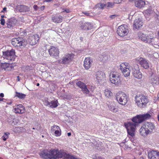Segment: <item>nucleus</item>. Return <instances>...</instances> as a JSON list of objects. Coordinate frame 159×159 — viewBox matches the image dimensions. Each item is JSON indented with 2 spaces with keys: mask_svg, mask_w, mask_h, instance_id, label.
Listing matches in <instances>:
<instances>
[{
  "mask_svg": "<svg viewBox=\"0 0 159 159\" xmlns=\"http://www.w3.org/2000/svg\"><path fill=\"white\" fill-rule=\"evenodd\" d=\"M151 117L150 114L148 113L142 115H137L132 119L133 122H129L125 125L127 129L128 133L131 136L134 135L135 128L138 124L141 123L145 120L149 119Z\"/></svg>",
  "mask_w": 159,
  "mask_h": 159,
  "instance_id": "nucleus-1",
  "label": "nucleus"
},
{
  "mask_svg": "<svg viewBox=\"0 0 159 159\" xmlns=\"http://www.w3.org/2000/svg\"><path fill=\"white\" fill-rule=\"evenodd\" d=\"M155 127L154 124L151 122H145L139 129L140 134L146 136L153 133L155 130Z\"/></svg>",
  "mask_w": 159,
  "mask_h": 159,
  "instance_id": "nucleus-2",
  "label": "nucleus"
},
{
  "mask_svg": "<svg viewBox=\"0 0 159 159\" xmlns=\"http://www.w3.org/2000/svg\"><path fill=\"white\" fill-rule=\"evenodd\" d=\"M59 151L58 150H45L40 153L41 157L45 159H58V155Z\"/></svg>",
  "mask_w": 159,
  "mask_h": 159,
  "instance_id": "nucleus-3",
  "label": "nucleus"
},
{
  "mask_svg": "<svg viewBox=\"0 0 159 159\" xmlns=\"http://www.w3.org/2000/svg\"><path fill=\"white\" fill-rule=\"evenodd\" d=\"M136 103L140 107H144L146 106L148 102V100L146 97L142 94L137 95L135 98Z\"/></svg>",
  "mask_w": 159,
  "mask_h": 159,
  "instance_id": "nucleus-4",
  "label": "nucleus"
},
{
  "mask_svg": "<svg viewBox=\"0 0 159 159\" xmlns=\"http://www.w3.org/2000/svg\"><path fill=\"white\" fill-rule=\"evenodd\" d=\"M16 57L15 50L11 49L10 50L3 52L2 57L4 59H6L8 62L13 61Z\"/></svg>",
  "mask_w": 159,
  "mask_h": 159,
  "instance_id": "nucleus-5",
  "label": "nucleus"
},
{
  "mask_svg": "<svg viewBox=\"0 0 159 159\" xmlns=\"http://www.w3.org/2000/svg\"><path fill=\"white\" fill-rule=\"evenodd\" d=\"M110 80L111 83L117 86L121 84L120 76L119 74L116 72L111 73L110 75Z\"/></svg>",
  "mask_w": 159,
  "mask_h": 159,
  "instance_id": "nucleus-6",
  "label": "nucleus"
},
{
  "mask_svg": "<svg viewBox=\"0 0 159 159\" xmlns=\"http://www.w3.org/2000/svg\"><path fill=\"white\" fill-rule=\"evenodd\" d=\"M139 38L146 43H150L153 41L154 38L152 35H148L139 32L138 34Z\"/></svg>",
  "mask_w": 159,
  "mask_h": 159,
  "instance_id": "nucleus-7",
  "label": "nucleus"
},
{
  "mask_svg": "<svg viewBox=\"0 0 159 159\" xmlns=\"http://www.w3.org/2000/svg\"><path fill=\"white\" fill-rule=\"evenodd\" d=\"M128 97L123 93H118L116 94V98L118 102L120 104L125 105L128 101Z\"/></svg>",
  "mask_w": 159,
  "mask_h": 159,
  "instance_id": "nucleus-8",
  "label": "nucleus"
},
{
  "mask_svg": "<svg viewBox=\"0 0 159 159\" xmlns=\"http://www.w3.org/2000/svg\"><path fill=\"white\" fill-rule=\"evenodd\" d=\"M128 32V27L125 25L119 26L117 29V33L120 37H124L126 35Z\"/></svg>",
  "mask_w": 159,
  "mask_h": 159,
  "instance_id": "nucleus-9",
  "label": "nucleus"
},
{
  "mask_svg": "<svg viewBox=\"0 0 159 159\" xmlns=\"http://www.w3.org/2000/svg\"><path fill=\"white\" fill-rule=\"evenodd\" d=\"M25 40L22 38H13L12 40L11 43L15 47L24 46L25 45Z\"/></svg>",
  "mask_w": 159,
  "mask_h": 159,
  "instance_id": "nucleus-10",
  "label": "nucleus"
},
{
  "mask_svg": "<svg viewBox=\"0 0 159 159\" xmlns=\"http://www.w3.org/2000/svg\"><path fill=\"white\" fill-rule=\"evenodd\" d=\"M57 156L58 159L61 158L66 159H75V156L70 155L61 150L59 151V154Z\"/></svg>",
  "mask_w": 159,
  "mask_h": 159,
  "instance_id": "nucleus-11",
  "label": "nucleus"
},
{
  "mask_svg": "<svg viewBox=\"0 0 159 159\" xmlns=\"http://www.w3.org/2000/svg\"><path fill=\"white\" fill-rule=\"evenodd\" d=\"M57 156L58 159L61 158L66 159H75V156L70 155L61 150L59 151V154Z\"/></svg>",
  "mask_w": 159,
  "mask_h": 159,
  "instance_id": "nucleus-12",
  "label": "nucleus"
},
{
  "mask_svg": "<svg viewBox=\"0 0 159 159\" xmlns=\"http://www.w3.org/2000/svg\"><path fill=\"white\" fill-rule=\"evenodd\" d=\"M48 52L50 56L57 58L59 54V51L58 48L54 46H51L48 50Z\"/></svg>",
  "mask_w": 159,
  "mask_h": 159,
  "instance_id": "nucleus-13",
  "label": "nucleus"
},
{
  "mask_svg": "<svg viewBox=\"0 0 159 159\" xmlns=\"http://www.w3.org/2000/svg\"><path fill=\"white\" fill-rule=\"evenodd\" d=\"M149 82L154 86L159 84V77L157 75L153 74L149 79Z\"/></svg>",
  "mask_w": 159,
  "mask_h": 159,
  "instance_id": "nucleus-14",
  "label": "nucleus"
},
{
  "mask_svg": "<svg viewBox=\"0 0 159 159\" xmlns=\"http://www.w3.org/2000/svg\"><path fill=\"white\" fill-rule=\"evenodd\" d=\"M39 39V35L35 34L30 36L29 38V42L30 45H34L36 44Z\"/></svg>",
  "mask_w": 159,
  "mask_h": 159,
  "instance_id": "nucleus-15",
  "label": "nucleus"
},
{
  "mask_svg": "<svg viewBox=\"0 0 159 159\" xmlns=\"http://www.w3.org/2000/svg\"><path fill=\"white\" fill-rule=\"evenodd\" d=\"M93 62V59L91 58L86 57L84 61V68L86 70L89 69L92 66Z\"/></svg>",
  "mask_w": 159,
  "mask_h": 159,
  "instance_id": "nucleus-16",
  "label": "nucleus"
},
{
  "mask_svg": "<svg viewBox=\"0 0 159 159\" xmlns=\"http://www.w3.org/2000/svg\"><path fill=\"white\" fill-rule=\"evenodd\" d=\"M142 18H139L135 20L134 23V27L136 29H140L143 26Z\"/></svg>",
  "mask_w": 159,
  "mask_h": 159,
  "instance_id": "nucleus-17",
  "label": "nucleus"
},
{
  "mask_svg": "<svg viewBox=\"0 0 159 159\" xmlns=\"http://www.w3.org/2000/svg\"><path fill=\"white\" fill-rule=\"evenodd\" d=\"M105 73L101 71H98L96 74V78L98 82L103 81L105 78Z\"/></svg>",
  "mask_w": 159,
  "mask_h": 159,
  "instance_id": "nucleus-18",
  "label": "nucleus"
},
{
  "mask_svg": "<svg viewBox=\"0 0 159 159\" xmlns=\"http://www.w3.org/2000/svg\"><path fill=\"white\" fill-rule=\"evenodd\" d=\"M124 64H120V69L125 77H128L130 75V70L129 67H124Z\"/></svg>",
  "mask_w": 159,
  "mask_h": 159,
  "instance_id": "nucleus-19",
  "label": "nucleus"
},
{
  "mask_svg": "<svg viewBox=\"0 0 159 159\" xmlns=\"http://www.w3.org/2000/svg\"><path fill=\"white\" fill-rule=\"evenodd\" d=\"M17 23V20L13 18H10L7 22V27L8 28H12Z\"/></svg>",
  "mask_w": 159,
  "mask_h": 159,
  "instance_id": "nucleus-20",
  "label": "nucleus"
},
{
  "mask_svg": "<svg viewBox=\"0 0 159 159\" xmlns=\"http://www.w3.org/2000/svg\"><path fill=\"white\" fill-rule=\"evenodd\" d=\"M13 111L16 113L22 114L25 111V110L22 104H19L17 105L16 107L14 108Z\"/></svg>",
  "mask_w": 159,
  "mask_h": 159,
  "instance_id": "nucleus-21",
  "label": "nucleus"
},
{
  "mask_svg": "<svg viewBox=\"0 0 159 159\" xmlns=\"http://www.w3.org/2000/svg\"><path fill=\"white\" fill-rule=\"evenodd\" d=\"M73 58V54H68L63 57L62 59L61 63L62 64H66L70 62Z\"/></svg>",
  "mask_w": 159,
  "mask_h": 159,
  "instance_id": "nucleus-22",
  "label": "nucleus"
},
{
  "mask_svg": "<svg viewBox=\"0 0 159 159\" xmlns=\"http://www.w3.org/2000/svg\"><path fill=\"white\" fill-rule=\"evenodd\" d=\"M148 155L150 159H159V152L152 151L148 153Z\"/></svg>",
  "mask_w": 159,
  "mask_h": 159,
  "instance_id": "nucleus-23",
  "label": "nucleus"
},
{
  "mask_svg": "<svg viewBox=\"0 0 159 159\" xmlns=\"http://www.w3.org/2000/svg\"><path fill=\"white\" fill-rule=\"evenodd\" d=\"M139 64L144 68L148 69L149 67V61L145 58H140Z\"/></svg>",
  "mask_w": 159,
  "mask_h": 159,
  "instance_id": "nucleus-24",
  "label": "nucleus"
},
{
  "mask_svg": "<svg viewBox=\"0 0 159 159\" xmlns=\"http://www.w3.org/2000/svg\"><path fill=\"white\" fill-rule=\"evenodd\" d=\"M80 27L82 29L88 30L91 29L93 27V26L91 23L86 22L82 23L80 24Z\"/></svg>",
  "mask_w": 159,
  "mask_h": 159,
  "instance_id": "nucleus-25",
  "label": "nucleus"
},
{
  "mask_svg": "<svg viewBox=\"0 0 159 159\" xmlns=\"http://www.w3.org/2000/svg\"><path fill=\"white\" fill-rule=\"evenodd\" d=\"M2 70L4 69L6 70H11L13 68L12 66L10 65L9 63L7 62L2 63Z\"/></svg>",
  "mask_w": 159,
  "mask_h": 159,
  "instance_id": "nucleus-26",
  "label": "nucleus"
},
{
  "mask_svg": "<svg viewBox=\"0 0 159 159\" xmlns=\"http://www.w3.org/2000/svg\"><path fill=\"white\" fill-rule=\"evenodd\" d=\"M63 17L61 16H52V20L54 23H59L62 21Z\"/></svg>",
  "mask_w": 159,
  "mask_h": 159,
  "instance_id": "nucleus-27",
  "label": "nucleus"
},
{
  "mask_svg": "<svg viewBox=\"0 0 159 159\" xmlns=\"http://www.w3.org/2000/svg\"><path fill=\"white\" fill-rule=\"evenodd\" d=\"M145 12L148 15L154 16L155 18L157 17L158 19V17H159V15L154 12L151 8H149L146 10Z\"/></svg>",
  "mask_w": 159,
  "mask_h": 159,
  "instance_id": "nucleus-28",
  "label": "nucleus"
},
{
  "mask_svg": "<svg viewBox=\"0 0 159 159\" xmlns=\"http://www.w3.org/2000/svg\"><path fill=\"white\" fill-rule=\"evenodd\" d=\"M145 4L144 1L142 0H139L135 2V6L138 8H141L143 7Z\"/></svg>",
  "mask_w": 159,
  "mask_h": 159,
  "instance_id": "nucleus-29",
  "label": "nucleus"
},
{
  "mask_svg": "<svg viewBox=\"0 0 159 159\" xmlns=\"http://www.w3.org/2000/svg\"><path fill=\"white\" fill-rule=\"evenodd\" d=\"M19 11L20 12H26L30 11V8L27 6L20 5L19 7Z\"/></svg>",
  "mask_w": 159,
  "mask_h": 159,
  "instance_id": "nucleus-30",
  "label": "nucleus"
},
{
  "mask_svg": "<svg viewBox=\"0 0 159 159\" xmlns=\"http://www.w3.org/2000/svg\"><path fill=\"white\" fill-rule=\"evenodd\" d=\"M133 74L134 76L136 78L140 79L142 78V75L139 70L133 72Z\"/></svg>",
  "mask_w": 159,
  "mask_h": 159,
  "instance_id": "nucleus-31",
  "label": "nucleus"
},
{
  "mask_svg": "<svg viewBox=\"0 0 159 159\" xmlns=\"http://www.w3.org/2000/svg\"><path fill=\"white\" fill-rule=\"evenodd\" d=\"M108 107L110 110L114 112H116L118 111V109L116 107L114 106L113 104H107Z\"/></svg>",
  "mask_w": 159,
  "mask_h": 159,
  "instance_id": "nucleus-32",
  "label": "nucleus"
},
{
  "mask_svg": "<svg viewBox=\"0 0 159 159\" xmlns=\"http://www.w3.org/2000/svg\"><path fill=\"white\" fill-rule=\"evenodd\" d=\"M83 93H84L86 96H90L91 95L90 91L87 89V86L86 85L85 87H84L81 89Z\"/></svg>",
  "mask_w": 159,
  "mask_h": 159,
  "instance_id": "nucleus-33",
  "label": "nucleus"
},
{
  "mask_svg": "<svg viewBox=\"0 0 159 159\" xmlns=\"http://www.w3.org/2000/svg\"><path fill=\"white\" fill-rule=\"evenodd\" d=\"M99 60L103 62H105L108 59V57L105 54L100 55Z\"/></svg>",
  "mask_w": 159,
  "mask_h": 159,
  "instance_id": "nucleus-34",
  "label": "nucleus"
},
{
  "mask_svg": "<svg viewBox=\"0 0 159 159\" xmlns=\"http://www.w3.org/2000/svg\"><path fill=\"white\" fill-rule=\"evenodd\" d=\"M58 101L57 100H53L51 102L50 104V107L51 108H56L58 106Z\"/></svg>",
  "mask_w": 159,
  "mask_h": 159,
  "instance_id": "nucleus-35",
  "label": "nucleus"
},
{
  "mask_svg": "<svg viewBox=\"0 0 159 159\" xmlns=\"http://www.w3.org/2000/svg\"><path fill=\"white\" fill-rule=\"evenodd\" d=\"M76 83L79 87L81 89L86 86L84 83L80 81H77Z\"/></svg>",
  "mask_w": 159,
  "mask_h": 159,
  "instance_id": "nucleus-36",
  "label": "nucleus"
},
{
  "mask_svg": "<svg viewBox=\"0 0 159 159\" xmlns=\"http://www.w3.org/2000/svg\"><path fill=\"white\" fill-rule=\"evenodd\" d=\"M16 96L20 99H23L25 98L26 95L20 93L16 92Z\"/></svg>",
  "mask_w": 159,
  "mask_h": 159,
  "instance_id": "nucleus-37",
  "label": "nucleus"
},
{
  "mask_svg": "<svg viewBox=\"0 0 159 159\" xmlns=\"http://www.w3.org/2000/svg\"><path fill=\"white\" fill-rule=\"evenodd\" d=\"M104 93L105 96L108 98L110 97L112 95V93L110 91L107 89L105 90Z\"/></svg>",
  "mask_w": 159,
  "mask_h": 159,
  "instance_id": "nucleus-38",
  "label": "nucleus"
},
{
  "mask_svg": "<svg viewBox=\"0 0 159 159\" xmlns=\"http://www.w3.org/2000/svg\"><path fill=\"white\" fill-rule=\"evenodd\" d=\"M133 72L136 71V70H139L138 65L137 64H135L132 66Z\"/></svg>",
  "mask_w": 159,
  "mask_h": 159,
  "instance_id": "nucleus-39",
  "label": "nucleus"
},
{
  "mask_svg": "<svg viewBox=\"0 0 159 159\" xmlns=\"http://www.w3.org/2000/svg\"><path fill=\"white\" fill-rule=\"evenodd\" d=\"M97 7L101 9H103L104 7H106V4L98 3L97 4Z\"/></svg>",
  "mask_w": 159,
  "mask_h": 159,
  "instance_id": "nucleus-40",
  "label": "nucleus"
},
{
  "mask_svg": "<svg viewBox=\"0 0 159 159\" xmlns=\"http://www.w3.org/2000/svg\"><path fill=\"white\" fill-rule=\"evenodd\" d=\"M61 130L60 127L58 126L54 125L51 127V130L53 132L54 130L55 131L56 130Z\"/></svg>",
  "mask_w": 159,
  "mask_h": 159,
  "instance_id": "nucleus-41",
  "label": "nucleus"
},
{
  "mask_svg": "<svg viewBox=\"0 0 159 159\" xmlns=\"http://www.w3.org/2000/svg\"><path fill=\"white\" fill-rule=\"evenodd\" d=\"M9 133H5L4 135L2 137V139L4 141H5L8 138V134H9Z\"/></svg>",
  "mask_w": 159,
  "mask_h": 159,
  "instance_id": "nucleus-42",
  "label": "nucleus"
},
{
  "mask_svg": "<svg viewBox=\"0 0 159 159\" xmlns=\"http://www.w3.org/2000/svg\"><path fill=\"white\" fill-rule=\"evenodd\" d=\"M114 3L108 2L107 4H106V7H112L114 5Z\"/></svg>",
  "mask_w": 159,
  "mask_h": 159,
  "instance_id": "nucleus-43",
  "label": "nucleus"
},
{
  "mask_svg": "<svg viewBox=\"0 0 159 159\" xmlns=\"http://www.w3.org/2000/svg\"><path fill=\"white\" fill-rule=\"evenodd\" d=\"M54 133L56 136H59L61 135V130H57L55 131Z\"/></svg>",
  "mask_w": 159,
  "mask_h": 159,
  "instance_id": "nucleus-44",
  "label": "nucleus"
},
{
  "mask_svg": "<svg viewBox=\"0 0 159 159\" xmlns=\"http://www.w3.org/2000/svg\"><path fill=\"white\" fill-rule=\"evenodd\" d=\"M44 104L45 105L47 106H48L49 107H50V104H51V102H49L47 101V100H46L44 101Z\"/></svg>",
  "mask_w": 159,
  "mask_h": 159,
  "instance_id": "nucleus-45",
  "label": "nucleus"
},
{
  "mask_svg": "<svg viewBox=\"0 0 159 159\" xmlns=\"http://www.w3.org/2000/svg\"><path fill=\"white\" fill-rule=\"evenodd\" d=\"M0 21H1V24L2 25H5V20L4 19L1 18L0 20Z\"/></svg>",
  "mask_w": 159,
  "mask_h": 159,
  "instance_id": "nucleus-46",
  "label": "nucleus"
},
{
  "mask_svg": "<svg viewBox=\"0 0 159 159\" xmlns=\"http://www.w3.org/2000/svg\"><path fill=\"white\" fill-rule=\"evenodd\" d=\"M33 8L35 11H37L39 8V7L36 5H34L33 6Z\"/></svg>",
  "mask_w": 159,
  "mask_h": 159,
  "instance_id": "nucleus-47",
  "label": "nucleus"
},
{
  "mask_svg": "<svg viewBox=\"0 0 159 159\" xmlns=\"http://www.w3.org/2000/svg\"><path fill=\"white\" fill-rule=\"evenodd\" d=\"M96 159H104L101 156H98V154H96Z\"/></svg>",
  "mask_w": 159,
  "mask_h": 159,
  "instance_id": "nucleus-48",
  "label": "nucleus"
},
{
  "mask_svg": "<svg viewBox=\"0 0 159 159\" xmlns=\"http://www.w3.org/2000/svg\"><path fill=\"white\" fill-rule=\"evenodd\" d=\"M66 12V13H68L70 12V11L69 9H65V10H64V11H62V12Z\"/></svg>",
  "mask_w": 159,
  "mask_h": 159,
  "instance_id": "nucleus-49",
  "label": "nucleus"
},
{
  "mask_svg": "<svg viewBox=\"0 0 159 159\" xmlns=\"http://www.w3.org/2000/svg\"><path fill=\"white\" fill-rule=\"evenodd\" d=\"M117 16L116 15H112L110 16V17L111 19H114Z\"/></svg>",
  "mask_w": 159,
  "mask_h": 159,
  "instance_id": "nucleus-50",
  "label": "nucleus"
},
{
  "mask_svg": "<svg viewBox=\"0 0 159 159\" xmlns=\"http://www.w3.org/2000/svg\"><path fill=\"white\" fill-rule=\"evenodd\" d=\"M121 64H124V67H128L129 64L127 63H122Z\"/></svg>",
  "mask_w": 159,
  "mask_h": 159,
  "instance_id": "nucleus-51",
  "label": "nucleus"
},
{
  "mask_svg": "<svg viewBox=\"0 0 159 159\" xmlns=\"http://www.w3.org/2000/svg\"><path fill=\"white\" fill-rule=\"evenodd\" d=\"M83 13H84L85 15L87 16H89V13L87 12H83Z\"/></svg>",
  "mask_w": 159,
  "mask_h": 159,
  "instance_id": "nucleus-52",
  "label": "nucleus"
},
{
  "mask_svg": "<svg viewBox=\"0 0 159 159\" xmlns=\"http://www.w3.org/2000/svg\"><path fill=\"white\" fill-rule=\"evenodd\" d=\"M7 8L6 7H4L3 9V10L1 11V12L3 13L4 11H6Z\"/></svg>",
  "mask_w": 159,
  "mask_h": 159,
  "instance_id": "nucleus-53",
  "label": "nucleus"
},
{
  "mask_svg": "<svg viewBox=\"0 0 159 159\" xmlns=\"http://www.w3.org/2000/svg\"><path fill=\"white\" fill-rule=\"evenodd\" d=\"M44 8H45L44 6H43L40 7V9L41 10H43L44 9Z\"/></svg>",
  "mask_w": 159,
  "mask_h": 159,
  "instance_id": "nucleus-54",
  "label": "nucleus"
},
{
  "mask_svg": "<svg viewBox=\"0 0 159 159\" xmlns=\"http://www.w3.org/2000/svg\"><path fill=\"white\" fill-rule=\"evenodd\" d=\"M96 154H96L95 155H93L92 156V158L93 159H96V157H97L96 156Z\"/></svg>",
  "mask_w": 159,
  "mask_h": 159,
  "instance_id": "nucleus-55",
  "label": "nucleus"
},
{
  "mask_svg": "<svg viewBox=\"0 0 159 159\" xmlns=\"http://www.w3.org/2000/svg\"><path fill=\"white\" fill-rule=\"evenodd\" d=\"M4 96L3 93H2L0 94V97H3Z\"/></svg>",
  "mask_w": 159,
  "mask_h": 159,
  "instance_id": "nucleus-56",
  "label": "nucleus"
},
{
  "mask_svg": "<svg viewBox=\"0 0 159 159\" xmlns=\"http://www.w3.org/2000/svg\"><path fill=\"white\" fill-rule=\"evenodd\" d=\"M52 0H45V2H49L51 1Z\"/></svg>",
  "mask_w": 159,
  "mask_h": 159,
  "instance_id": "nucleus-57",
  "label": "nucleus"
},
{
  "mask_svg": "<svg viewBox=\"0 0 159 159\" xmlns=\"http://www.w3.org/2000/svg\"><path fill=\"white\" fill-rule=\"evenodd\" d=\"M20 76H17V81H20Z\"/></svg>",
  "mask_w": 159,
  "mask_h": 159,
  "instance_id": "nucleus-58",
  "label": "nucleus"
},
{
  "mask_svg": "<svg viewBox=\"0 0 159 159\" xmlns=\"http://www.w3.org/2000/svg\"><path fill=\"white\" fill-rule=\"evenodd\" d=\"M115 159H121V158L120 157L118 156L115 158Z\"/></svg>",
  "mask_w": 159,
  "mask_h": 159,
  "instance_id": "nucleus-59",
  "label": "nucleus"
},
{
  "mask_svg": "<svg viewBox=\"0 0 159 159\" xmlns=\"http://www.w3.org/2000/svg\"><path fill=\"white\" fill-rule=\"evenodd\" d=\"M67 135L68 136H70L71 135V134L69 132V133H68Z\"/></svg>",
  "mask_w": 159,
  "mask_h": 159,
  "instance_id": "nucleus-60",
  "label": "nucleus"
},
{
  "mask_svg": "<svg viewBox=\"0 0 159 159\" xmlns=\"http://www.w3.org/2000/svg\"><path fill=\"white\" fill-rule=\"evenodd\" d=\"M3 99V98H2L0 97V101H2Z\"/></svg>",
  "mask_w": 159,
  "mask_h": 159,
  "instance_id": "nucleus-61",
  "label": "nucleus"
},
{
  "mask_svg": "<svg viewBox=\"0 0 159 159\" xmlns=\"http://www.w3.org/2000/svg\"><path fill=\"white\" fill-rule=\"evenodd\" d=\"M4 15H2L1 16V18H3L4 17Z\"/></svg>",
  "mask_w": 159,
  "mask_h": 159,
  "instance_id": "nucleus-62",
  "label": "nucleus"
},
{
  "mask_svg": "<svg viewBox=\"0 0 159 159\" xmlns=\"http://www.w3.org/2000/svg\"><path fill=\"white\" fill-rule=\"evenodd\" d=\"M39 83H38L37 84H36V85H37V86H39Z\"/></svg>",
  "mask_w": 159,
  "mask_h": 159,
  "instance_id": "nucleus-63",
  "label": "nucleus"
},
{
  "mask_svg": "<svg viewBox=\"0 0 159 159\" xmlns=\"http://www.w3.org/2000/svg\"><path fill=\"white\" fill-rule=\"evenodd\" d=\"M80 39L81 40H82L83 39V38L82 37H81Z\"/></svg>",
  "mask_w": 159,
  "mask_h": 159,
  "instance_id": "nucleus-64",
  "label": "nucleus"
}]
</instances>
